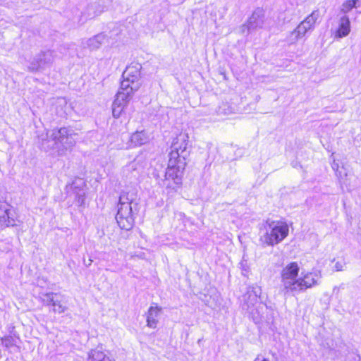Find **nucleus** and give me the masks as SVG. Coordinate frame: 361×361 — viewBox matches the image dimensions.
<instances>
[{
    "mask_svg": "<svg viewBox=\"0 0 361 361\" xmlns=\"http://www.w3.org/2000/svg\"><path fill=\"white\" fill-rule=\"evenodd\" d=\"M331 168L334 171L336 176L341 182L345 183L348 176L347 169L341 164L339 159L334 157L331 163Z\"/></svg>",
    "mask_w": 361,
    "mask_h": 361,
    "instance_id": "17",
    "label": "nucleus"
},
{
    "mask_svg": "<svg viewBox=\"0 0 361 361\" xmlns=\"http://www.w3.org/2000/svg\"><path fill=\"white\" fill-rule=\"evenodd\" d=\"M47 136L54 142L59 154L63 155L75 144L77 135L72 130L61 128L48 131Z\"/></svg>",
    "mask_w": 361,
    "mask_h": 361,
    "instance_id": "6",
    "label": "nucleus"
},
{
    "mask_svg": "<svg viewBox=\"0 0 361 361\" xmlns=\"http://www.w3.org/2000/svg\"><path fill=\"white\" fill-rule=\"evenodd\" d=\"M59 102H62V103H66V101L63 98H61V99H59Z\"/></svg>",
    "mask_w": 361,
    "mask_h": 361,
    "instance_id": "26",
    "label": "nucleus"
},
{
    "mask_svg": "<svg viewBox=\"0 0 361 361\" xmlns=\"http://www.w3.org/2000/svg\"><path fill=\"white\" fill-rule=\"evenodd\" d=\"M85 182L82 178H77L73 181L71 185L67 186V192L75 195V201L79 206H82L85 202Z\"/></svg>",
    "mask_w": 361,
    "mask_h": 361,
    "instance_id": "12",
    "label": "nucleus"
},
{
    "mask_svg": "<svg viewBox=\"0 0 361 361\" xmlns=\"http://www.w3.org/2000/svg\"><path fill=\"white\" fill-rule=\"evenodd\" d=\"M137 190L134 188L121 193L116 219L121 229L129 231L134 225V215L137 212Z\"/></svg>",
    "mask_w": 361,
    "mask_h": 361,
    "instance_id": "3",
    "label": "nucleus"
},
{
    "mask_svg": "<svg viewBox=\"0 0 361 361\" xmlns=\"http://www.w3.org/2000/svg\"><path fill=\"white\" fill-rule=\"evenodd\" d=\"M315 23V18L314 17V12L305 20H303L290 34L289 37V43L293 44L296 42L299 39L305 36L310 32H312L314 29Z\"/></svg>",
    "mask_w": 361,
    "mask_h": 361,
    "instance_id": "9",
    "label": "nucleus"
},
{
    "mask_svg": "<svg viewBox=\"0 0 361 361\" xmlns=\"http://www.w3.org/2000/svg\"><path fill=\"white\" fill-rule=\"evenodd\" d=\"M360 3V0H345L343 2L340 7V13L346 15L348 13L352 11L354 8H357V4Z\"/></svg>",
    "mask_w": 361,
    "mask_h": 361,
    "instance_id": "20",
    "label": "nucleus"
},
{
    "mask_svg": "<svg viewBox=\"0 0 361 361\" xmlns=\"http://www.w3.org/2000/svg\"><path fill=\"white\" fill-rule=\"evenodd\" d=\"M58 294L55 293H47L43 295L42 300L47 305H53L54 302L56 300Z\"/></svg>",
    "mask_w": 361,
    "mask_h": 361,
    "instance_id": "21",
    "label": "nucleus"
},
{
    "mask_svg": "<svg viewBox=\"0 0 361 361\" xmlns=\"http://www.w3.org/2000/svg\"><path fill=\"white\" fill-rule=\"evenodd\" d=\"M255 361H269V360H268L267 359H265V358H264V359H262V360H259V357H257L255 360Z\"/></svg>",
    "mask_w": 361,
    "mask_h": 361,
    "instance_id": "25",
    "label": "nucleus"
},
{
    "mask_svg": "<svg viewBox=\"0 0 361 361\" xmlns=\"http://www.w3.org/2000/svg\"><path fill=\"white\" fill-rule=\"evenodd\" d=\"M286 222L267 219L259 228V240L266 245L274 246L282 242L288 235Z\"/></svg>",
    "mask_w": 361,
    "mask_h": 361,
    "instance_id": "4",
    "label": "nucleus"
},
{
    "mask_svg": "<svg viewBox=\"0 0 361 361\" xmlns=\"http://www.w3.org/2000/svg\"><path fill=\"white\" fill-rule=\"evenodd\" d=\"M135 163H132L129 166L134 169Z\"/></svg>",
    "mask_w": 361,
    "mask_h": 361,
    "instance_id": "27",
    "label": "nucleus"
},
{
    "mask_svg": "<svg viewBox=\"0 0 361 361\" xmlns=\"http://www.w3.org/2000/svg\"><path fill=\"white\" fill-rule=\"evenodd\" d=\"M161 308L158 306H151L147 312V325L149 328L154 329L158 324V317L160 314Z\"/></svg>",
    "mask_w": 361,
    "mask_h": 361,
    "instance_id": "16",
    "label": "nucleus"
},
{
    "mask_svg": "<svg viewBox=\"0 0 361 361\" xmlns=\"http://www.w3.org/2000/svg\"><path fill=\"white\" fill-rule=\"evenodd\" d=\"M188 145L189 136L185 133H180L173 140L165 173L166 180H172L176 185L181 184L186 158L189 155Z\"/></svg>",
    "mask_w": 361,
    "mask_h": 361,
    "instance_id": "1",
    "label": "nucleus"
},
{
    "mask_svg": "<svg viewBox=\"0 0 361 361\" xmlns=\"http://www.w3.org/2000/svg\"><path fill=\"white\" fill-rule=\"evenodd\" d=\"M14 329V326L9 328V334L1 338L2 345L10 352L20 350V338Z\"/></svg>",
    "mask_w": 361,
    "mask_h": 361,
    "instance_id": "11",
    "label": "nucleus"
},
{
    "mask_svg": "<svg viewBox=\"0 0 361 361\" xmlns=\"http://www.w3.org/2000/svg\"><path fill=\"white\" fill-rule=\"evenodd\" d=\"M97 15H98V13H93V14H92V13H89L88 16H87V18H94Z\"/></svg>",
    "mask_w": 361,
    "mask_h": 361,
    "instance_id": "24",
    "label": "nucleus"
},
{
    "mask_svg": "<svg viewBox=\"0 0 361 361\" xmlns=\"http://www.w3.org/2000/svg\"><path fill=\"white\" fill-rule=\"evenodd\" d=\"M299 267L297 263L291 262L286 265L281 271V283L285 293L302 290L312 286L310 276L307 275L303 279H298Z\"/></svg>",
    "mask_w": 361,
    "mask_h": 361,
    "instance_id": "5",
    "label": "nucleus"
},
{
    "mask_svg": "<svg viewBox=\"0 0 361 361\" xmlns=\"http://www.w3.org/2000/svg\"><path fill=\"white\" fill-rule=\"evenodd\" d=\"M54 52L51 50L42 51L37 55L28 67L30 71H37L49 66L54 61Z\"/></svg>",
    "mask_w": 361,
    "mask_h": 361,
    "instance_id": "10",
    "label": "nucleus"
},
{
    "mask_svg": "<svg viewBox=\"0 0 361 361\" xmlns=\"http://www.w3.org/2000/svg\"><path fill=\"white\" fill-rule=\"evenodd\" d=\"M141 68L140 63L131 64L127 66L123 73V80L112 104L114 117L118 118L121 115L127 103L132 99L134 92L140 88Z\"/></svg>",
    "mask_w": 361,
    "mask_h": 361,
    "instance_id": "2",
    "label": "nucleus"
},
{
    "mask_svg": "<svg viewBox=\"0 0 361 361\" xmlns=\"http://www.w3.org/2000/svg\"><path fill=\"white\" fill-rule=\"evenodd\" d=\"M107 36L102 32L91 38L83 40L82 42L84 48H88L90 50L93 51L98 49L103 44L107 42Z\"/></svg>",
    "mask_w": 361,
    "mask_h": 361,
    "instance_id": "14",
    "label": "nucleus"
},
{
    "mask_svg": "<svg viewBox=\"0 0 361 361\" xmlns=\"http://www.w3.org/2000/svg\"><path fill=\"white\" fill-rule=\"evenodd\" d=\"M350 32V22L349 18L344 15L340 18L338 21V27L335 31L334 37L341 39L349 35Z\"/></svg>",
    "mask_w": 361,
    "mask_h": 361,
    "instance_id": "15",
    "label": "nucleus"
},
{
    "mask_svg": "<svg viewBox=\"0 0 361 361\" xmlns=\"http://www.w3.org/2000/svg\"><path fill=\"white\" fill-rule=\"evenodd\" d=\"M262 289L257 286H250L247 288L246 293L243 295L241 307L249 315L255 319L256 314H259L258 298H260Z\"/></svg>",
    "mask_w": 361,
    "mask_h": 361,
    "instance_id": "7",
    "label": "nucleus"
},
{
    "mask_svg": "<svg viewBox=\"0 0 361 361\" xmlns=\"http://www.w3.org/2000/svg\"><path fill=\"white\" fill-rule=\"evenodd\" d=\"M344 267H345L344 261L342 259L338 260L335 262V264L334 266V270H335L336 271H340L343 269Z\"/></svg>",
    "mask_w": 361,
    "mask_h": 361,
    "instance_id": "23",
    "label": "nucleus"
},
{
    "mask_svg": "<svg viewBox=\"0 0 361 361\" xmlns=\"http://www.w3.org/2000/svg\"><path fill=\"white\" fill-rule=\"evenodd\" d=\"M19 220L12 207L5 201L0 200V228L15 226Z\"/></svg>",
    "mask_w": 361,
    "mask_h": 361,
    "instance_id": "8",
    "label": "nucleus"
},
{
    "mask_svg": "<svg viewBox=\"0 0 361 361\" xmlns=\"http://www.w3.org/2000/svg\"><path fill=\"white\" fill-rule=\"evenodd\" d=\"M264 24V14L262 9H256L250 17L246 24L243 25L241 27L242 32L245 33V30H247V33L251 30H256L262 27Z\"/></svg>",
    "mask_w": 361,
    "mask_h": 361,
    "instance_id": "13",
    "label": "nucleus"
},
{
    "mask_svg": "<svg viewBox=\"0 0 361 361\" xmlns=\"http://www.w3.org/2000/svg\"><path fill=\"white\" fill-rule=\"evenodd\" d=\"M52 307H53L52 310L54 312L59 313V314L63 313L67 310V307L63 305L61 303V301L58 300L57 298L55 300V302H54Z\"/></svg>",
    "mask_w": 361,
    "mask_h": 361,
    "instance_id": "22",
    "label": "nucleus"
},
{
    "mask_svg": "<svg viewBox=\"0 0 361 361\" xmlns=\"http://www.w3.org/2000/svg\"><path fill=\"white\" fill-rule=\"evenodd\" d=\"M86 361H111V360L104 352L94 349L89 352Z\"/></svg>",
    "mask_w": 361,
    "mask_h": 361,
    "instance_id": "19",
    "label": "nucleus"
},
{
    "mask_svg": "<svg viewBox=\"0 0 361 361\" xmlns=\"http://www.w3.org/2000/svg\"><path fill=\"white\" fill-rule=\"evenodd\" d=\"M149 141V137L144 131H137L130 137L131 145L134 147L140 146Z\"/></svg>",
    "mask_w": 361,
    "mask_h": 361,
    "instance_id": "18",
    "label": "nucleus"
}]
</instances>
